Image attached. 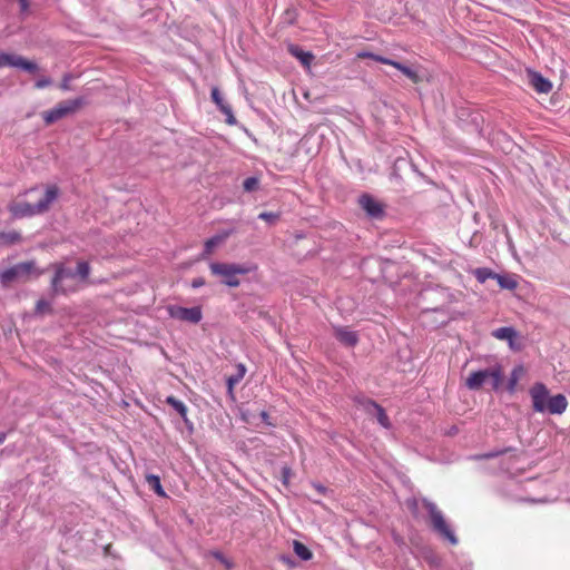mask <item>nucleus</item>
<instances>
[{"label": "nucleus", "mask_w": 570, "mask_h": 570, "mask_svg": "<svg viewBox=\"0 0 570 570\" xmlns=\"http://www.w3.org/2000/svg\"><path fill=\"white\" fill-rule=\"evenodd\" d=\"M213 557L217 559L222 564H224L227 569H230L233 567V563L224 557L223 553L219 551L212 552Z\"/></svg>", "instance_id": "473e14b6"}, {"label": "nucleus", "mask_w": 570, "mask_h": 570, "mask_svg": "<svg viewBox=\"0 0 570 570\" xmlns=\"http://www.w3.org/2000/svg\"><path fill=\"white\" fill-rule=\"evenodd\" d=\"M530 396L533 410L539 413L562 414L568 406V401L563 394L551 396L543 383L533 384L530 389Z\"/></svg>", "instance_id": "f257e3e1"}, {"label": "nucleus", "mask_w": 570, "mask_h": 570, "mask_svg": "<svg viewBox=\"0 0 570 570\" xmlns=\"http://www.w3.org/2000/svg\"><path fill=\"white\" fill-rule=\"evenodd\" d=\"M474 276L481 284L485 283L490 278H497L498 274L492 272L490 268L483 267V268H476L474 271Z\"/></svg>", "instance_id": "393cba45"}, {"label": "nucleus", "mask_w": 570, "mask_h": 570, "mask_svg": "<svg viewBox=\"0 0 570 570\" xmlns=\"http://www.w3.org/2000/svg\"><path fill=\"white\" fill-rule=\"evenodd\" d=\"M501 452H495V453H488V454H484L483 456L489 459V458H494L497 455H499Z\"/></svg>", "instance_id": "79ce46f5"}, {"label": "nucleus", "mask_w": 570, "mask_h": 570, "mask_svg": "<svg viewBox=\"0 0 570 570\" xmlns=\"http://www.w3.org/2000/svg\"><path fill=\"white\" fill-rule=\"evenodd\" d=\"M355 402L364 409L370 414H375L377 422L385 429L391 428V422L389 416L385 413V410L377 404L375 401L367 399L365 396H356Z\"/></svg>", "instance_id": "9d476101"}, {"label": "nucleus", "mask_w": 570, "mask_h": 570, "mask_svg": "<svg viewBox=\"0 0 570 570\" xmlns=\"http://www.w3.org/2000/svg\"><path fill=\"white\" fill-rule=\"evenodd\" d=\"M38 189L37 188H31L27 191V194H32V193H36Z\"/></svg>", "instance_id": "37998d69"}, {"label": "nucleus", "mask_w": 570, "mask_h": 570, "mask_svg": "<svg viewBox=\"0 0 570 570\" xmlns=\"http://www.w3.org/2000/svg\"><path fill=\"white\" fill-rule=\"evenodd\" d=\"M52 83V80L49 77H42L38 79L35 83L37 89H43Z\"/></svg>", "instance_id": "72a5a7b5"}, {"label": "nucleus", "mask_w": 570, "mask_h": 570, "mask_svg": "<svg viewBox=\"0 0 570 570\" xmlns=\"http://www.w3.org/2000/svg\"><path fill=\"white\" fill-rule=\"evenodd\" d=\"M492 336L502 340V341H509L511 338H518V332L511 327V326H503L494 330L492 332Z\"/></svg>", "instance_id": "6ab92c4d"}, {"label": "nucleus", "mask_w": 570, "mask_h": 570, "mask_svg": "<svg viewBox=\"0 0 570 570\" xmlns=\"http://www.w3.org/2000/svg\"><path fill=\"white\" fill-rule=\"evenodd\" d=\"M261 417H262V420H263V421L267 422V420H268V414H267V412L262 411V412H261Z\"/></svg>", "instance_id": "ea45409f"}, {"label": "nucleus", "mask_w": 570, "mask_h": 570, "mask_svg": "<svg viewBox=\"0 0 570 570\" xmlns=\"http://www.w3.org/2000/svg\"><path fill=\"white\" fill-rule=\"evenodd\" d=\"M33 274L36 276L41 274L37 271L36 263L33 261L22 262L0 273V281L3 284H9L13 281L28 279Z\"/></svg>", "instance_id": "6e6552de"}, {"label": "nucleus", "mask_w": 570, "mask_h": 570, "mask_svg": "<svg viewBox=\"0 0 570 570\" xmlns=\"http://www.w3.org/2000/svg\"><path fill=\"white\" fill-rule=\"evenodd\" d=\"M258 186H259V180L256 177H248L243 183L244 190L248 191V193L258 189Z\"/></svg>", "instance_id": "cd10ccee"}, {"label": "nucleus", "mask_w": 570, "mask_h": 570, "mask_svg": "<svg viewBox=\"0 0 570 570\" xmlns=\"http://www.w3.org/2000/svg\"><path fill=\"white\" fill-rule=\"evenodd\" d=\"M75 273L77 274L78 281H86L90 274L89 264L87 262H79Z\"/></svg>", "instance_id": "bb28decb"}, {"label": "nucleus", "mask_w": 570, "mask_h": 570, "mask_svg": "<svg viewBox=\"0 0 570 570\" xmlns=\"http://www.w3.org/2000/svg\"><path fill=\"white\" fill-rule=\"evenodd\" d=\"M530 83L540 94H548L552 89V83L539 72H530Z\"/></svg>", "instance_id": "2eb2a0df"}, {"label": "nucleus", "mask_w": 570, "mask_h": 570, "mask_svg": "<svg viewBox=\"0 0 570 570\" xmlns=\"http://www.w3.org/2000/svg\"><path fill=\"white\" fill-rule=\"evenodd\" d=\"M7 439V434L4 432H0V444H2Z\"/></svg>", "instance_id": "a19ab883"}, {"label": "nucleus", "mask_w": 570, "mask_h": 570, "mask_svg": "<svg viewBox=\"0 0 570 570\" xmlns=\"http://www.w3.org/2000/svg\"><path fill=\"white\" fill-rule=\"evenodd\" d=\"M335 337L346 346H354L358 342L356 332L348 330L347 327H335Z\"/></svg>", "instance_id": "4468645a"}, {"label": "nucleus", "mask_w": 570, "mask_h": 570, "mask_svg": "<svg viewBox=\"0 0 570 570\" xmlns=\"http://www.w3.org/2000/svg\"><path fill=\"white\" fill-rule=\"evenodd\" d=\"M21 242V234L17 230L0 233V248H6Z\"/></svg>", "instance_id": "f3484780"}, {"label": "nucleus", "mask_w": 570, "mask_h": 570, "mask_svg": "<svg viewBox=\"0 0 570 570\" xmlns=\"http://www.w3.org/2000/svg\"><path fill=\"white\" fill-rule=\"evenodd\" d=\"M246 367L244 364H238L236 367V373L227 377V387L228 393L233 395V390L236 384H238L243 377L245 376Z\"/></svg>", "instance_id": "a211bd4d"}, {"label": "nucleus", "mask_w": 570, "mask_h": 570, "mask_svg": "<svg viewBox=\"0 0 570 570\" xmlns=\"http://www.w3.org/2000/svg\"><path fill=\"white\" fill-rule=\"evenodd\" d=\"M487 382L491 384L493 390L500 387L502 383V371L500 366L472 372L466 379L465 385L470 390H479Z\"/></svg>", "instance_id": "423d86ee"}, {"label": "nucleus", "mask_w": 570, "mask_h": 570, "mask_svg": "<svg viewBox=\"0 0 570 570\" xmlns=\"http://www.w3.org/2000/svg\"><path fill=\"white\" fill-rule=\"evenodd\" d=\"M3 67L20 68L31 73L38 70L37 63L24 59L22 56L0 52V68Z\"/></svg>", "instance_id": "9b49d317"}, {"label": "nucleus", "mask_w": 570, "mask_h": 570, "mask_svg": "<svg viewBox=\"0 0 570 570\" xmlns=\"http://www.w3.org/2000/svg\"><path fill=\"white\" fill-rule=\"evenodd\" d=\"M358 205L373 219H382L385 215L384 205L370 194L361 195Z\"/></svg>", "instance_id": "f8f14e48"}, {"label": "nucleus", "mask_w": 570, "mask_h": 570, "mask_svg": "<svg viewBox=\"0 0 570 570\" xmlns=\"http://www.w3.org/2000/svg\"><path fill=\"white\" fill-rule=\"evenodd\" d=\"M293 549L295 554L304 561H308L313 557L312 551L304 543L297 540L293 542Z\"/></svg>", "instance_id": "4be33fe9"}, {"label": "nucleus", "mask_w": 570, "mask_h": 570, "mask_svg": "<svg viewBox=\"0 0 570 570\" xmlns=\"http://www.w3.org/2000/svg\"><path fill=\"white\" fill-rule=\"evenodd\" d=\"M82 98H75L69 100H63L59 102L53 108L45 111L42 114V118L47 125H51L73 112H76L82 105H83Z\"/></svg>", "instance_id": "0eeeda50"}, {"label": "nucleus", "mask_w": 570, "mask_h": 570, "mask_svg": "<svg viewBox=\"0 0 570 570\" xmlns=\"http://www.w3.org/2000/svg\"><path fill=\"white\" fill-rule=\"evenodd\" d=\"M281 217L279 213H273V212H263L258 215V218L262 220H265L269 224H274L277 222Z\"/></svg>", "instance_id": "c756f323"}, {"label": "nucleus", "mask_w": 570, "mask_h": 570, "mask_svg": "<svg viewBox=\"0 0 570 570\" xmlns=\"http://www.w3.org/2000/svg\"><path fill=\"white\" fill-rule=\"evenodd\" d=\"M76 78L72 73H65L60 83V89L63 91L70 90V82Z\"/></svg>", "instance_id": "7c9ffc66"}, {"label": "nucleus", "mask_w": 570, "mask_h": 570, "mask_svg": "<svg viewBox=\"0 0 570 570\" xmlns=\"http://www.w3.org/2000/svg\"><path fill=\"white\" fill-rule=\"evenodd\" d=\"M167 313L174 320L190 324H197L203 318V312L199 306L183 307L179 305H168Z\"/></svg>", "instance_id": "1a4fd4ad"}, {"label": "nucleus", "mask_w": 570, "mask_h": 570, "mask_svg": "<svg viewBox=\"0 0 570 570\" xmlns=\"http://www.w3.org/2000/svg\"><path fill=\"white\" fill-rule=\"evenodd\" d=\"M205 285V279L203 277L194 278L191 282L193 288H199Z\"/></svg>", "instance_id": "c9c22d12"}, {"label": "nucleus", "mask_w": 570, "mask_h": 570, "mask_svg": "<svg viewBox=\"0 0 570 570\" xmlns=\"http://www.w3.org/2000/svg\"><path fill=\"white\" fill-rule=\"evenodd\" d=\"M59 188L56 185L48 186L43 196L35 204L16 200L12 202L8 209L14 218L32 217L45 214L49 210L51 204L58 198Z\"/></svg>", "instance_id": "f03ea898"}, {"label": "nucleus", "mask_w": 570, "mask_h": 570, "mask_svg": "<svg viewBox=\"0 0 570 570\" xmlns=\"http://www.w3.org/2000/svg\"><path fill=\"white\" fill-rule=\"evenodd\" d=\"M357 58H361V59H373L377 62H381V63H384V65H390L393 63V60L390 59V58H386V57H383V56H380V55H375V53H372V52H368V51H361L357 53Z\"/></svg>", "instance_id": "a878e982"}, {"label": "nucleus", "mask_w": 570, "mask_h": 570, "mask_svg": "<svg viewBox=\"0 0 570 570\" xmlns=\"http://www.w3.org/2000/svg\"><path fill=\"white\" fill-rule=\"evenodd\" d=\"M522 372V368L521 367H515L512 373H511V377L509 380V383H508V390L509 392L513 393L514 390H515V385H517V382L520 377V373Z\"/></svg>", "instance_id": "c85d7f7f"}, {"label": "nucleus", "mask_w": 570, "mask_h": 570, "mask_svg": "<svg viewBox=\"0 0 570 570\" xmlns=\"http://www.w3.org/2000/svg\"><path fill=\"white\" fill-rule=\"evenodd\" d=\"M213 101L216 104L218 109L226 116V121L230 125L236 122L232 107L224 100L218 88L214 87L210 92Z\"/></svg>", "instance_id": "ddd939ff"}, {"label": "nucleus", "mask_w": 570, "mask_h": 570, "mask_svg": "<svg viewBox=\"0 0 570 570\" xmlns=\"http://www.w3.org/2000/svg\"><path fill=\"white\" fill-rule=\"evenodd\" d=\"M50 308L49 302L45 299H39L36 305V312L37 313H43L45 311H48Z\"/></svg>", "instance_id": "f704fd0d"}, {"label": "nucleus", "mask_w": 570, "mask_h": 570, "mask_svg": "<svg viewBox=\"0 0 570 570\" xmlns=\"http://www.w3.org/2000/svg\"><path fill=\"white\" fill-rule=\"evenodd\" d=\"M288 52L297 58L299 60V62L304 66V67H309L313 59H314V56L312 52L309 51H304L301 47H298L297 45H289L288 46Z\"/></svg>", "instance_id": "dca6fc26"}, {"label": "nucleus", "mask_w": 570, "mask_h": 570, "mask_svg": "<svg viewBox=\"0 0 570 570\" xmlns=\"http://www.w3.org/2000/svg\"><path fill=\"white\" fill-rule=\"evenodd\" d=\"M515 340L517 338H511V340L508 341L509 346H510L511 350H518L519 348V346L515 345Z\"/></svg>", "instance_id": "4c0bfd02"}, {"label": "nucleus", "mask_w": 570, "mask_h": 570, "mask_svg": "<svg viewBox=\"0 0 570 570\" xmlns=\"http://www.w3.org/2000/svg\"><path fill=\"white\" fill-rule=\"evenodd\" d=\"M166 403L169 404L179 415L180 417L187 423V406L185 403L175 396H168L166 399Z\"/></svg>", "instance_id": "aec40b11"}, {"label": "nucleus", "mask_w": 570, "mask_h": 570, "mask_svg": "<svg viewBox=\"0 0 570 570\" xmlns=\"http://www.w3.org/2000/svg\"><path fill=\"white\" fill-rule=\"evenodd\" d=\"M421 502L428 512L429 524L432 531L441 539L446 540L450 544L456 546L459 543V539L439 507L426 498H423Z\"/></svg>", "instance_id": "7ed1b4c3"}, {"label": "nucleus", "mask_w": 570, "mask_h": 570, "mask_svg": "<svg viewBox=\"0 0 570 570\" xmlns=\"http://www.w3.org/2000/svg\"><path fill=\"white\" fill-rule=\"evenodd\" d=\"M146 482L149 485V488L155 491V493L157 495L163 497V498L166 497V492L164 491V489L161 487L160 478L158 475L147 474Z\"/></svg>", "instance_id": "412c9836"}, {"label": "nucleus", "mask_w": 570, "mask_h": 570, "mask_svg": "<svg viewBox=\"0 0 570 570\" xmlns=\"http://www.w3.org/2000/svg\"><path fill=\"white\" fill-rule=\"evenodd\" d=\"M209 269L213 275L220 277L222 283L229 287H238L240 284L238 276L246 275L252 271L246 265L219 262L210 263Z\"/></svg>", "instance_id": "20e7f679"}, {"label": "nucleus", "mask_w": 570, "mask_h": 570, "mask_svg": "<svg viewBox=\"0 0 570 570\" xmlns=\"http://www.w3.org/2000/svg\"><path fill=\"white\" fill-rule=\"evenodd\" d=\"M51 287L55 294H67L78 291V278L75 271L65 264H55Z\"/></svg>", "instance_id": "39448f33"}, {"label": "nucleus", "mask_w": 570, "mask_h": 570, "mask_svg": "<svg viewBox=\"0 0 570 570\" xmlns=\"http://www.w3.org/2000/svg\"><path fill=\"white\" fill-rule=\"evenodd\" d=\"M499 283V285L502 287V288H508V289H512L515 287V283L513 281H509L505 277L501 276L498 274L497 278H495Z\"/></svg>", "instance_id": "2f4dec72"}, {"label": "nucleus", "mask_w": 570, "mask_h": 570, "mask_svg": "<svg viewBox=\"0 0 570 570\" xmlns=\"http://www.w3.org/2000/svg\"><path fill=\"white\" fill-rule=\"evenodd\" d=\"M391 66H393L394 68L400 70L405 77H407L413 82L416 83L419 81V76H417L416 71H414L410 67H407L399 61H395V60H393V63H391Z\"/></svg>", "instance_id": "b1692460"}, {"label": "nucleus", "mask_w": 570, "mask_h": 570, "mask_svg": "<svg viewBox=\"0 0 570 570\" xmlns=\"http://www.w3.org/2000/svg\"><path fill=\"white\" fill-rule=\"evenodd\" d=\"M314 488L317 490V492L320 493H325L326 491V488L323 487L322 484H314Z\"/></svg>", "instance_id": "58836bf2"}, {"label": "nucleus", "mask_w": 570, "mask_h": 570, "mask_svg": "<svg viewBox=\"0 0 570 570\" xmlns=\"http://www.w3.org/2000/svg\"><path fill=\"white\" fill-rule=\"evenodd\" d=\"M228 236V234H225V235H216V236H213L212 238L207 239L205 242V247H204V254L205 255H209L213 253V250L219 245L222 244L225 238Z\"/></svg>", "instance_id": "5701e85b"}, {"label": "nucleus", "mask_w": 570, "mask_h": 570, "mask_svg": "<svg viewBox=\"0 0 570 570\" xmlns=\"http://www.w3.org/2000/svg\"><path fill=\"white\" fill-rule=\"evenodd\" d=\"M19 3H20V11L22 13L27 12L28 11V8H29V2L28 0H18Z\"/></svg>", "instance_id": "e433bc0d"}]
</instances>
